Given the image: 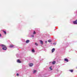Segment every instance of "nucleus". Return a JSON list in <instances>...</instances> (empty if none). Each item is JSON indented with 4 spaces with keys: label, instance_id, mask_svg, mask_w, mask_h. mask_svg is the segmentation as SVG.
Returning a JSON list of instances; mask_svg holds the SVG:
<instances>
[{
    "label": "nucleus",
    "instance_id": "6ab92c4d",
    "mask_svg": "<svg viewBox=\"0 0 77 77\" xmlns=\"http://www.w3.org/2000/svg\"><path fill=\"white\" fill-rule=\"evenodd\" d=\"M17 76H18V75H19V74H18V73H17Z\"/></svg>",
    "mask_w": 77,
    "mask_h": 77
},
{
    "label": "nucleus",
    "instance_id": "412c9836",
    "mask_svg": "<svg viewBox=\"0 0 77 77\" xmlns=\"http://www.w3.org/2000/svg\"><path fill=\"white\" fill-rule=\"evenodd\" d=\"M1 36H2V35L0 33V37H1Z\"/></svg>",
    "mask_w": 77,
    "mask_h": 77
},
{
    "label": "nucleus",
    "instance_id": "f8f14e48",
    "mask_svg": "<svg viewBox=\"0 0 77 77\" xmlns=\"http://www.w3.org/2000/svg\"><path fill=\"white\" fill-rule=\"evenodd\" d=\"M69 71H70V72H73V69L69 70Z\"/></svg>",
    "mask_w": 77,
    "mask_h": 77
},
{
    "label": "nucleus",
    "instance_id": "f03ea898",
    "mask_svg": "<svg viewBox=\"0 0 77 77\" xmlns=\"http://www.w3.org/2000/svg\"><path fill=\"white\" fill-rule=\"evenodd\" d=\"M33 66V63H31L29 64V66L31 67H32V66Z\"/></svg>",
    "mask_w": 77,
    "mask_h": 77
},
{
    "label": "nucleus",
    "instance_id": "2eb2a0df",
    "mask_svg": "<svg viewBox=\"0 0 77 77\" xmlns=\"http://www.w3.org/2000/svg\"><path fill=\"white\" fill-rule=\"evenodd\" d=\"M33 35H35L36 34V32H35V31H34L33 32Z\"/></svg>",
    "mask_w": 77,
    "mask_h": 77
},
{
    "label": "nucleus",
    "instance_id": "4be33fe9",
    "mask_svg": "<svg viewBox=\"0 0 77 77\" xmlns=\"http://www.w3.org/2000/svg\"><path fill=\"white\" fill-rule=\"evenodd\" d=\"M32 38H33V37H34V35H32Z\"/></svg>",
    "mask_w": 77,
    "mask_h": 77
},
{
    "label": "nucleus",
    "instance_id": "1a4fd4ad",
    "mask_svg": "<svg viewBox=\"0 0 77 77\" xmlns=\"http://www.w3.org/2000/svg\"><path fill=\"white\" fill-rule=\"evenodd\" d=\"M13 47H14V45H11L9 46V47L11 48Z\"/></svg>",
    "mask_w": 77,
    "mask_h": 77
},
{
    "label": "nucleus",
    "instance_id": "39448f33",
    "mask_svg": "<svg viewBox=\"0 0 77 77\" xmlns=\"http://www.w3.org/2000/svg\"><path fill=\"white\" fill-rule=\"evenodd\" d=\"M40 43L42 45L43 44V42L41 40H40Z\"/></svg>",
    "mask_w": 77,
    "mask_h": 77
},
{
    "label": "nucleus",
    "instance_id": "f257e3e1",
    "mask_svg": "<svg viewBox=\"0 0 77 77\" xmlns=\"http://www.w3.org/2000/svg\"><path fill=\"white\" fill-rule=\"evenodd\" d=\"M1 46L2 50H7V47H6V45H2Z\"/></svg>",
    "mask_w": 77,
    "mask_h": 77
},
{
    "label": "nucleus",
    "instance_id": "ddd939ff",
    "mask_svg": "<svg viewBox=\"0 0 77 77\" xmlns=\"http://www.w3.org/2000/svg\"><path fill=\"white\" fill-rule=\"evenodd\" d=\"M55 63H56V62L55 61H53L52 62V64L53 65H54V64H55Z\"/></svg>",
    "mask_w": 77,
    "mask_h": 77
},
{
    "label": "nucleus",
    "instance_id": "7ed1b4c3",
    "mask_svg": "<svg viewBox=\"0 0 77 77\" xmlns=\"http://www.w3.org/2000/svg\"><path fill=\"white\" fill-rule=\"evenodd\" d=\"M74 24H77V20H76L75 21L73 22Z\"/></svg>",
    "mask_w": 77,
    "mask_h": 77
},
{
    "label": "nucleus",
    "instance_id": "dca6fc26",
    "mask_svg": "<svg viewBox=\"0 0 77 77\" xmlns=\"http://www.w3.org/2000/svg\"><path fill=\"white\" fill-rule=\"evenodd\" d=\"M35 45H37V46H38V43H35Z\"/></svg>",
    "mask_w": 77,
    "mask_h": 77
},
{
    "label": "nucleus",
    "instance_id": "423d86ee",
    "mask_svg": "<svg viewBox=\"0 0 77 77\" xmlns=\"http://www.w3.org/2000/svg\"><path fill=\"white\" fill-rule=\"evenodd\" d=\"M54 50H55V48H53L52 50V53H53V52H54Z\"/></svg>",
    "mask_w": 77,
    "mask_h": 77
},
{
    "label": "nucleus",
    "instance_id": "a211bd4d",
    "mask_svg": "<svg viewBox=\"0 0 77 77\" xmlns=\"http://www.w3.org/2000/svg\"><path fill=\"white\" fill-rule=\"evenodd\" d=\"M36 70H35L33 72V73H36Z\"/></svg>",
    "mask_w": 77,
    "mask_h": 77
},
{
    "label": "nucleus",
    "instance_id": "4468645a",
    "mask_svg": "<svg viewBox=\"0 0 77 77\" xmlns=\"http://www.w3.org/2000/svg\"><path fill=\"white\" fill-rule=\"evenodd\" d=\"M49 68L50 69H51V70H52V69H52V66H50V67H49Z\"/></svg>",
    "mask_w": 77,
    "mask_h": 77
},
{
    "label": "nucleus",
    "instance_id": "20e7f679",
    "mask_svg": "<svg viewBox=\"0 0 77 77\" xmlns=\"http://www.w3.org/2000/svg\"><path fill=\"white\" fill-rule=\"evenodd\" d=\"M64 61H66V62H68L69 61L68 59L66 58L64 59Z\"/></svg>",
    "mask_w": 77,
    "mask_h": 77
},
{
    "label": "nucleus",
    "instance_id": "9b49d317",
    "mask_svg": "<svg viewBox=\"0 0 77 77\" xmlns=\"http://www.w3.org/2000/svg\"><path fill=\"white\" fill-rule=\"evenodd\" d=\"M3 32L4 33H5V35H6V32L3 30Z\"/></svg>",
    "mask_w": 77,
    "mask_h": 77
},
{
    "label": "nucleus",
    "instance_id": "9d476101",
    "mask_svg": "<svg viewBox=\"0 0 77 77\" xmlns=\"http://www.w3.org/2000/svg\"><path fill=\"white\" fill-rule=\"evenodd\" d=\"M32 51L33 53H35V50H34V49H32Z\"/></svg>",
    "mask_w": 77,
    "mask_h": 77
},
{
    "label": "nucleus",
    "instance_id": "f3484780",
    "mask_svg": "<svg viewBox=\"0 0 77 77\" xmlns=\"http://www.w3.org/2000/svg\"><path fill=\"white\" fill-rule=\"evenodd\" d=\"M48 42H51V41L50 40H48Z\"/></svg>",
    "mask_w": 77,
    "mask_h": 77
},
{
    "label": "nucleus",
    "instance_id": "5701e85b",
    "mask_svg": "<svg viewBox=\"0 0 77 77\" xmlns=\"http://www.w3.org/2000/svg\"><path fill=\"white\" fill-rule=\"evenodd\" d=\"M45 42V43H47V42L46 41Z\"/></svg>",
    "mask_w": 77,
    "mask_h": 77
},
{
    "label": "nucleus",
    "instance_id": "aec40b11",
    "mask_svg": "<svg viewBox=\"0 0 77 77\" xmlns=\"http://www.w3.org/2000/svg\"><path fill=\"white\" fill-rule=\"evenodd\" d=\"M56 43H53L54 45H56Z\"/></svg>",
    "mask_w": 77,
    "mask_h": 77
},
{
    "label": "nucleus",
    "instance_id": "0eeeda50",
    "mask_svg": "<svg viewBox=\"0 0 77 77\" xmlns=\"http://www.w3.org/2000/svg\"><path fill=\"white\" fill-rule=\"evenodd\" d=\"M30 41H29V40H27L26 41V44H28V43H29V42Z\"/></svg>",
    "mask_w": 77,
    "mask_h": 77
},
{
    "label": "nucleus",
    "instance_id": "6e6552de",
    "mask_svg": "<svg viewBox=\"0 0 77 77\" xmlns=\"http://www.w3.org/2000/svg\"><path fill=\"white\" fill-rule=\"evenodd\" d=\"M17 62H18V63H21V61H20V60H17Z\"/></svg>",
    "mask_w": 77,
    "mask_h": 77
}]
</instances>
